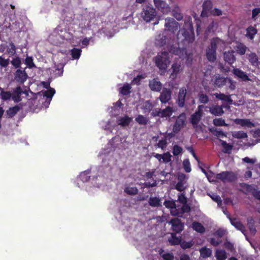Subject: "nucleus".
Wrapping results in <instances>:
<instances>
[{
  "label": "nucleus",
  "instance_id": "obj_34",
  "mask_svg": "<svg viewBox=\"0 0 260 260\" xmlns=\"http://www.w3.org/2000/svg\"><path fill=\"white\" fill-rule=\"evenodd\" d=\"M215 257L217 260H225L227 258L226 253L224 250H217Z\"/></svg>",
  "mask_w": 260,
  "mask_h": 260
},
{
  "label": "nucleus",
  "instance_id": "obj_44",
  "mask_svg": "<svg viewBox=\"0 0 260 260\" xmlns=\"http://www.w3.org/2000/svg\"><path fill=\"white\" fill-rule=\"evenodd\" d=\"M182 206L180 208L179 206L177 207L178 211L179 212V215L185 212H188L190 209L189 206L186 204H183Z\"/></svg>",
  "mask_w": 260,
  "mask_h": 260
},
{
  "label": "nucleus",
  "instance_id": "obj_33",
  "mask_svg": "<svg viewBox=\"0 0 260 260\" xmlns=\"http://www.w3.org/2000/svg\"><path fill=\"white\" fill-rule=\"evenodd\" d=\"M256 33L257 30L254 27L250 26L246 29V36L250 40H252Z\"/></svg>",
  "mask_w": 260,
  "mask_h": 260
},
{
  "label": "nucleus",
  "instance_id": "obj_27",
  "mask_svg": "<svg viewBox=\"0 0 260 260\" xmlns=\"http://www.w3.org/2000/svg\"><path fill=\"white\" fill-rule=\"evenodd\" d=\"M132 120V118L129 117L127 116L120 117L118 119L117 123L118 125H121L122 126H126L129 125Z\"/></svg>",
  "mask_w": 260,
  "mask_h": 260
},
{
  "label": "nucleus",
  "instance_id": "obj_45",
  "mask_svg": "<svg viewBox=\"0 0 260 260\" xmlns=\"http://www.w3.org/2000/svg\"><path fill=\"white\" fill-rule=\"evenodd\" d=\"M16 47L14 43H11L9 44V46L7 49V52L10 55H14L16 53Z\"/></svg>",
  "mask_w": 260,
  "mask_h": 260
},
{
  "label": "nucleus",
  "instance_id": "obj_32",
  "mask_svg": "<svg viewBox=\"0 0 260 260\" xmlns=\"http://www.w3.org/2000/svg\"><path fill=\"white\" fill-rule=\"evenodd\" d=\"M232 136L233 138L239 139L246 138L248 137L247 133L242 131L232 132Z\"/></svg>",
  "mask_w": 260,
  "mask_h": 260
},
{
  "label": "nucleus",
  "instance_id": "obj_57",
  "mask_svg": "<svg viewBox=\"0 0 260 260\" xmlns=\"http://www.w3.org/2000/svg\"><path fill=\"white\" fill-rule=\"evenodd\" d=\"M9 59H5L0 56V66L2 68H7L9 64Z\"/></svg>",
  "mask_w": 260,
  "mask_h": 260
},
{
  "label": "nucleus",
  "instance_id": "obj_64",
  "mask_svg": "<svg viewBox=\"0 0 260 260\" xmlns=\"http://www.w3.org/2000/svg\"><path fill=\"white\" fill-rule=\"evenodd\" d=\"M251 191L252 194L255 199L260 200V190H258L255 188H252L251 190Z\"/></svg>",
  "mask_w": 260,
  "mask_h": 260
},
{
  "label": "nucleus",
  "instance_id": "obj_16",
  "mask_svg": "<svg viewBox=\"0 0 260 260\" xmlns=\"http://www.w3.org/2000/svg\"><path fill=\"white\" fill-rule=\"evenodd\" d=\"M172 92L170 89L165 88L162 90L159 97L160 102L163 104L168 103L171 98Z\"/></svg>",
  "mask_w": 260,
  "mask_h": 260
},
{
  "label": "nucleus",
  "instance_id": "obj_42",
  "mask_svg": "<svg viewBox=\"0 0 260 260\" xmlns=\"http://www.w3.org/2000/svg\"><path fill=\"white\" fill-rule=\"evenodd\" d=\"M131 86L128 84H124L123 86L120 89V93L123 95H126L129 93Z\"/></svg>",
  "mask_w": 260,
  "mask_h": 260
},
{
  "label": "nucleus",
  "instance_id": "obj_50",
  "mask_svg": "<svg viewBox=\"0 0 260 260\" xmlns=\"http://www.w3.org/2000/svg\"><path fill=\"white\" fill-rule=\"evenodd\" d=\"M167 140L165 138H164L161 140H160L156 145L155 146H157L158 148H161L162 150H164L167 146Z\"/></svg>",
  "mask_w": 260,
  "mask_h": 260
},
{
  "label": "nucleus",
  "instance_id": "obj_55",
  "mask_svg": "<svg viewBox=\"0 0 260 260\" xmlns=\"http://www.w3.org/2000/svg\"><path fill=\"white\" fill-rule=\"evenodd\" d=\"M225 233L226 230H224L223 229H219L214 233V235L219 239L224 235Z\"/></svg>",
  "mask_w": 260,
  "mask_h": 260
},
{
  "label": "nucleus",
  "instance_id": "obj_58",
  "mask_svg": "<svg viewBox=\"0 0 260 260\" xmlns=\"http://www.w3.org/2000/svg\"><path fill=\"white\" fill-rule=\"evenodd\" d=\"M185 184L186 182L178 181L175 186V188L178 191H183L186 187L185 186Z\"/></svg>",
  "mask_w": 260,
  "mask_h": 260
},
{
  "label": "nucleus",
  "instance_id": "obj_43",
  "mask_svg": "<svg viewBox=\"0 0 260 260\" xmlns=\"http://www.w3.org/2000/svg\"><path fill=\"white\" fill-rule=\"evenodd\" d=\"M71 52V55L74 59H78L80 56L81 50L78 48H73Z\"/></svg>",
  "mask_w": 260,
  "mask_h": 260
},
{
  "label": "nucleus",
  "instance_id": "obj_12",
  "mask_svg": "<svg viewBox=\"0 0 260 260\" xmlns=\"http://www.w3.org/2000/svg\"><path fill=\"white\" fill-rule=\"evenodd\" d=\"M246 56L251 66L257 67L259 65V58L255 53L250 52V53H247Z\"/></svg>",
  "mask_w": 260,
  "mask_h": 260
},
{
  "label": "nucleus",
  "instance_id": "obj_10",
  "mask_svg": "<svg viewBox=\"0 0 260 260\" xmlns=\"http://www.w3.org/2000/svg\"><path fill=\"white\" fill-rule=\"evenodd\" d=\"M152 156L155 157L159 162L168 163L171 160L172 156L169 152L160 154L158 153H153Z\"/></svg>",
  "mask_w": 260,
  "mask_h": 260
},
{
  "label": "nucleus",
  "instance_id": "obj_21",
  "mask_svg": "<svg viewBox=\"0 0 260 260\" xmlns=\"http://www.w3.org/2000/svg\"><path fill=\"white\" fill-rule=\"evenodd\" d=\"M170 52L172 54L178 55L180 58H186L187 56L185 49L173 47L171 49Z\"/></svg>",
  "mask_w": 260,
  "mask_h": 260
},
{
  "label": "nucleus",
  "instance_id": "obj_38",
  "mask_svg": "<svg viewBox=\"0 0 260 260\" xmlns=\"http://www.w3.org/2000/svg\"><path fill=\"white\" fill-rule=\"evenodd\" d=\"M135 120L139 124L142 125L147 124L148 121V118L142 115H139Z\"/></svg>",
  "mask_w": 260,
  "mask_h": 260
},
{
  "label": "nucleus",
  "instance_id": "obj_6",
  "mask_svg": "<svg viewBox=\"0 0 260 260\" xmlns=\"http://www.w3.org/2000/svg\"><path fill=\"white\" fill-rule=\"evenodd\" d=\"M216 178L223 182H232L236 179V176L232 172L224 171L217 174Z\"/></svg>",
  "mask_w": 260,
  "mask_h": 260
},
{
  "label": "nucleus",
  "instance_id": "obj_13",
  "mask_svg": "<svg viewBox=\"0 0 260 260\" xmlns=\"http://www.w3.org/2000/svg\"><path fill=\"white\" fill-rule=\"evenodd\" d=\"M15 80L18 82L23 83L27 79L28 76L24 70L18 69L14 74Z\"/></svg>",
  "mask_w": 260,
  "mask_h": 260
},
{
  "label": "nucleus",
  "instance_id": "obj_51",
  "mask_svg": "<svg viewBox=\"0 0 260 260\" xmlns=\"http://www.w3.org/2000/svg\"><path fill=\"white\" fill-rule=\"evenodd\" d=\"M210 131L217 137H226V135L222 131L218 130L216 128L211 129Z\"/></svg>",
  "mask_w": 260,
  "mask_h": 260
},
{
  "label": "nucleus",
  "instance_id": "obj_48",
  "mask_svg": "<svg viewBox=\"0 0 260 260\" xmlns=\"http://www.w3.org/2000/svg\"><path fill=\"white\" fill-rule=\"evenodd\" d=\"M152 108V105L149 101H146L144 103L142 109L143 110L144 112L146 113L149 112Z\"/></svg>",
  "mask_w": 260,
  "mask_h": 260
},
{
  "label": "nucleus",
  "instance_id": "obj_59",
  "mask_svg": "<svg viewBox=\"0 0 260 260\" xmlns=\"http://www.w3.org/2000/svg\"><path fill=\"white\" fill-rule=\"evenodd\" d=\"M55 92V91L53 88H50L49 90L46 91L44 92V95L47 98L51 99Z\"/></svg>",
  "mask_w": 260,
  "mask_h": 260
},
{
  "label": "nucleus",
  "instance_id": "obj_20",
  "mask_svg": "<svg viewBox=\"0 0 260 260\" xmlns=\"http://www.w3.org/2000/svg\"><path fill=\"white\" fill-rule=\"evenodd\" d=\"M223 58L225 61L230 64H232L236 61L234 51L233 50L225 52L223 54Z\"/></svg>",
  "mask_w": 260,
  "mask_h": 260
},
{
  "label": "nucleus",
  "instance_id": "obj_36",
  "mask_svg": "<svg viewBox=\"0 0 260 260\" xmlns=\"http://www.w3.org/2000/svg\"><path fill=\"white\" fill-rule=\"evenodd\" d=\"M169 223L171 224L172 228H183L184 226L181 220L177 218L172 219Z\"/></svg>",
  "mask_w": 260,
  "mask_h": 260
},
{
  "label": "nucleus",
  "instance_id": "obj_28",
  "mask_svg": "<svg viewBox=\"0 0 260 260\" xmlns=\"http://www.w3.org/2000/svg\"><path fill=\"white\" fill-rule=\"evenodd\" d=\"M201 256L203 258L210 257L212 255V250L207 247H203L200 249Z\"/></svg>",
  "mask_w": 260,
  "mask_h": 260
},
{
  "label": "nucleus",
  "instance_id": "obj_52",
  "mask_svg": "<svg viewBox=\"0 0 260 260\" xmlns=\"http://www.w3.org/2000/svg\"><path fill=\"white\" fill-rule=\"evenodd\" d=\"M172 15L177 20H181L183 18V15L180 12L178 9L177 10H173L172 11Z\"/></svg>",
  "mask_w": 260,
  "mask_h": 260
},
{
  "label": "nucleus",
  "instance_id": "obj_3",
  "mask_svg": "<svg viewBox=\"0 0 260 260\" xmlns=\"http://www.w3.org/2000/svg\"><path fill=\"white\" fill-rule=\"evenodd\" d=\"M174 232L171 233V237L168 239V242L172 246L179 245L182 237L180 235L184 229H172Z\"/></svg>",
  "mask_w": 260,
  "mask_h": 260
},
{
  "label": "nucleus",
  "instance_id": "obj_7",
  "mask_svg": "<svg viewBox=\"0 0 260 260\" xmlns=\"http://www.w3.org/2000/svg\"><path fill=\"white\" fill-rule=\"evenodd\" d=\"M155 7L164 14H168L171 12L169 5L163 0H153Z\"/></svg>",
  "mask_w": 260,
  "mask_h": 260
},
{
  "label": "nucleus",
  "instance_id": "obj_26",
  "mask_svg": "<svg viewBox=\"0 0 260 260\" xmlns=\"http://www.w3.org/2000/svg\"><path fill=\"white\" fill-rule=\"evenodd\" d=\"M234 48L237 52L241 55L245 54L248 50V48L244 44L240 43H237Z\"/></svg>",
  "mask_w": 260,
  "mask_h": 260
},
{
  "label": "nucleus",
  "instance_id": "obj_31",
  "mask_svg": "<svg viewBox=\"0 0 260 260\" xmlns=\"http://www.w3.org/2000/svg\"><path fill=\"white\" fill-rule=\"evenodd\" d=\"M172 73L171 75V77L172 79L176 78L177 74L180 72L181 70V64L180 63H175L172 65Z\"/></svg>",
  "mask_w": 260,
  "mask_h": 260
},
{
  "label": "nucleus",
  "instance_id": "obj_53",
  "mask_svg": "<svg viewBox=\"0 0 260 260\" xmlns=\"http://www.w3.org/2000/svg\"><path fill=\"white\" fill-rule=\"evenodd\" d=\"M183 166L186 172L189 173L191 171V167L189 159H186L183 162Z\"/></svg>",
  "mask_w": 260,
  "mask_h": 260
},
{
  "label": "nucleus",
  "instance_id": "obj_62",
  "mask_svg": "<svg viewBox=\"0 0 260 260\" xmlns=\"http://www.w3.org/2000/svg\"><path fill=\"white\" fill-rule=\"evenodd\" d=\"M25 63L29 68L35 67V64L33 62V59L31 57H27L26 58Z\"/></svg>",
  "mask_w": 260,
  "mask_h": 260
},
{
  "label": "nucleus",
  "instance_id": "obj_47",
  "mask_svg": "<svg viewBox=\"0 0 260 260\" xmlns=\"http://www.w3.org/2000/svg\"><path fill=\"white\" fill-rule=\"evenodd\" d=\"M1 96L2 100L7 101L10 100L12 98V94L9 91H4L3 89L1 90Z\"/></svg>",
  "mask_w": 260,
  "mask_h": 260
},
{
  "label": "nucleus",
  "instance_id": "obj_2",
  "mask_svg": "<svg viewBox=\"0 0 260 260\" xmlns=\"http://www.w3.org/2000/svg\"><path fill=\"white\" fill-rule=\"evenodd\" d=\"M156 14V11L153 7L146 6L143 9L141 17L146 22H149L154 19Z\"/></svg>",
  "mask_w": 260,
  "mask_h": 260
},
{
  "label": "nucleus",
  "instance_id": "obj_24",
  "mask_svg": "<svg viewBox=\"0 0 260 260\" xmlns=\"http://www.w3.org/2000/svg\"><path fill=\"white\" fill-rule=\"evenodd\" d=\"M214 95L219 100L228 102L230 104H233V101L231 98V95H226L223 93H215Z\"/></svg>",
  "mask_w": 260,
  "mask_h": 260
},
{
  "label": "nucleus",
  "instance_id": "obj_23",
  "mask_svg": "<svg viewBox=\"0 0 260 260\" xmlns=\"http://www.w3.org/2000/svg\"><path fill=\"white\" fill-rule=\"evenodd\" d=\"M233 73L236 76L244 81L251 80L245 72H243L239 69H234L233 70Z\"/></svg>",
  "mask_w": 260,
  "mask_h": 260
},
{
  "label": "nucleus",
  "instance_id": "obj_19",
  "mask_svg": "<svg viewBox=\"0 0 260 260\" xmlns=\"http://www.w3.org/2000/svg\"><path fill=\"white\" fill-rule=\"evenodd\" d=\"M174 111V110L172 107L168 106L164 109H159L158 113L156 115H159V117L162 118L170 117Z\"/></svg>",
  "mask_w": 260,
  "mask_h": 260
},
{
  "label": "nucleus",
  "instance_id": "obj_29",
  "mask_svg": "<svg viewBox=\"0 0 260 260\" xmlns=\"http://www.w3.org/2000/svg\"><path fill=\"white\" fill-rule=\"evenodd\" d=\"M240 230L242 233L245 235L247 239L248 237L253 236L256 234V229H238Z\"/></svg>",
  "mask_w": 260,
  "mask_h": 260
},
{
  "label": "nucleus",
  "instance_id": "obj_18",
  "mask_svg": "<svg viewBox=\"0 0 260 260\" xmlns=\"http://www.w3.org/2000/svg\"><path fill=\"white\" fill-rule=\"evenodd\" d=\"M222 106L214 105L209 108V112L214 116H221L224 113ZM226 108V107H224Z\"/></svg>",
  "mask_w": 260,
  "mask_h": 260
},
{
  "label": "nucleus",
  "instance_id": "obj_8",
  "mask_svg": "<svg viewBox=\"0 0 260 260\" xmlns=\"http://www.w3.org/2000/svg\"><path fill=\"white\" fill-rule=\"evenodd\" d=\"M234 122L240 125L242 127L252 128L255 126L254 122L251 121L249 119L236 118L233 120Z\"/></svg>",
  "mask_w": 260,
  "mask_h": 260
},
{
  "label": "nucleus",
  "instance_id": "obj_56",
  "mask_svg": "<svg viewBox=\"0 0 260 260\" xmlns=\"http://www.w3.org/2000/svg\"><path fill=\"white\" fill-rule=\"evenodd\" d=\"M206 177L208 178L209 181L210 182H215L216 181V179H217L216 175H215L211 171L208 172V174H207Z\"/></svg>",
  "mask_w": 260,
  "mask_h": 260
},
{
  "label": "nucleus",
  "instance_id": "obj_4",
  "mask_svg": "<svg viewBox=\"0 0 260 260\" xmlns=\"http://www.w3.org/2000/svg\"><path fill=\"white\" fill-rule=\"evenodd\" d=\"M186 119V115L184 113H181L177 117L173 127L174 133H178L185 125Z\"/></svg>",
  "mask_w": 260,
  "mask_h": 260
},
{
  "label": "nucleus",
  "instance_id": "obj_25",
  "mask_svg": "<svg viewBox=\"0 0 260 260\" xmlns=\"http://www.w3.org/2000/svg\"><path fill=\"white\" fill-rule=\"evenodd\" d=\"M149 87L151 90L159 91L161 89V84L159 81L153 79L149 82Z\"/></svg>",
  "mask_w": 260,
  "mask_h": 260
},
{
  "label": "nucleus",
  "instance_id": "obj_41",
  "mask_svg": "<svg viewBox=\"0 0 260 260\" xmlns=\"http://www.w3.org/2000/svg\"><path fill=\"white\" fill-rule=\"evenodd\" d=\"M19 110V108L18 106H15L12 108H10L7 111V114L10 117H12L17 113Z\"/></svg>",
  "mask_w": 260,
  "mask_h": 260
},
{
  "label": "nucleus",
  "instance_id": "obj_35",
  "mask_svg": "<svg viewBox=\"0 0 260 260\" xmlns=\"http://www.w3.org/2000/svg\"><path fill=\"white\" fill-rule=\"evenodd\" d=\"M149 204L152 207H158L160 205V200L157 197H151L150 198L149 201Z\"/></svg>",
  "mask_w": 260,
  "mask_h": 260
},
{
  "label": "nucleus",
  "instance_id": "obj_1",
  "mask_svg": "<svg viewBox=\"0 0 260 260\" xmlns=\"http://www.w3.org/2000/svg\"><path fill=\"white\" fill-rule=\"evenodd\" d=\"M154 60L156 66L161 70H166L170 63L169 53L166 51H164L154 58Z\"/></svg>",
  "mask_w": 260,
  "mask_h": 260
},
{
  "label": "nucleus",
  "instance_id": "obj_39",
  "mask_svg": "<svg viewBox=\"0 0 260 260\" xmlns=\"http://www.w3.org/2000/svg\"><path fill=\"white\" fill-rule=\"evenodd\" d=\"M124 191L129 195H135L138 193V189L136 187H126L124 188Z\"/></svg>",
  "mask_w": 260,
  "mask_h": 260
},
{
  "label": "nucleus",
  "instance_id": "obj_22",
  "mask_svg": "<svg viewBox=\"0 0 260 260\" xmlns=\"http://www.w3.org/2000/svg\"><path fill=\"white\" fill-rule=\"evenodd\" d=\"M213 80L214 84L218 87H221L224 85L226 83L227 81H229V82H231V80L220 76L215 77Z\"/></svg>",
  "mask_w": 260,
  "mask_h": 260
},
{
  "label": "nucleus",
  "instance_id": "obj_5",
  "mask_svg": "<svg viewBox=\"0 0 260 260\" xmlns=\"http://www.w3.org/2000/svg\"><path fill=\"white\" fill-rule=\"evenodd\" d=\"M165 30L174 33L180 27L179 23L173 18L167 17L165 18Z\"/></svg>",
  "mask_w": 260,
  "mask_h": 260
},
{
  "label": "nucleus",
  "instance_id": "obj_61",
  "mask_svg": "<svg viewBox=\"0 0 260 260\" xmlns=\"http://www.w3.org/2000/svg\"><path fill=\"white\" fill-rule=\"evenodd\" d=\"M209 241L210 244L214 246H218L222 242L220 239H218L216 240L214 238H210Z\"/></svg>",
  "mask_w": 260,
  "mask_h": 260
},
{
  "label": "nucleus",
  "instance_id": "obj_15",
  "mask_svg": "<svg viewBox=\"0 0 260 260\" xmlns=\"http://www.w3.org/2000/svg\"><path fill=\"white\" fill-rule=\"evenodd\" d=\"M211 45L214 47L216 49L218 48L219 51H222L226 46V43L224 41L216 38L211 40Z\"/></svg>",
  "mask_w": 260,
  "mask_h": 260
},
{
  "label": "nucleus",
  "instance_id": "obj_30",
  "mask_svg": "<svg viewBox=\"0 0 260 260\" xmlns=\"http://www.w3.org/2000/svg\"><path fill=\"white\" fill-rule=\"evenodd\" d=\"M219 141L221 146L223 148V152L225 153L230 154L233 148V146L231 144L227 143L226 141L219 139Z\"/></svg>",
  "mask_w": 260,
  "mask_h": 260
},
{
  "label": "nucleus",
  "instance_id": "obj_46",
  "mask_svg": "<svg viewBox=\"0 0 260 260\" xmlns=\"http://www.w3.org/2000/svg\"><path fill=\"white\" fill-rule=\"evenodd\" d=\"M11 63L15 68H19L21 64L20 58L19 57L13 58L11 61Z\"/></svg>",
  "mask_w": 260,
  "mask_h": 260
},
{
  "label": "nucleus",
  "instance_id": "obj_49",
  "mask_svg": "<svg viewBox=\"0 0 260 260\" xmlns=\"http://www.w3.org/2000/svg\"><path fill=\"white\" fill-rule=\"evenodd\" d=\"M199 100L201 103L207 104L209 102V98L205 94L200 93L199 94Z\"/></svg>",
  "mask_w": 260,
  "mask_h": 260
},
{
  "label": "nucleus",
  "instance_id": "obj_14",
  "mask_svg": "<svg viewBox=\"0 0 260 260\" xmlns=\"http://www.w3.org/2000/svg\"><path fill=\"white\" fill-rule=\"evenodd\" d=\"M187 93L186 89L185 87H182L179 89L177 103L180 107H183L185 104V100Z\"/></svg>",
  "mask_w": 260,
  "mask_h": 260
},
{
  "label": "nucleus",
  "instance_id": "obj_17",
  "mask_svg": "<svg viewBox=\"0 0 260 260\" xmlns=\"http://www.w3.org/2000/svg\"><path fill=\"white\" fill-rule=\"evenodd\" d=\"M166 207L170 209L171 213L173 215L179 216V212L178 211L177 207L173 201H166L164 202Z\"/></svg>",
  "mask_w": 260,
  "mask_h": 260
},
{
  "label": "nucleus",
  "instance_id": "obj_9",
  "mask_svg": "<svg viewBox=\"0 0 260 260\" xmlns=\"http://www.w3.org/2000/svg\"><path fill=\"white\" fill-rule=\"evenodd\" d=\"M203 114L195 112L190 116V121L196 131H200L201 126L199 124Z\"/></svg>",
  "mask_w": 260,
  "mask_h": 260
},
{
  "label": "nucleus",
  "instance_id": "obj_60",
  "mask_svg": "<svg viewBox=\"0 0 260 260\" xmlns=\"http://www.w3.org/2000/svg\"><path fill=\"white\" fill-rule=\"evenodd\" d=\"M212 8V3L210 1H206L203 4V9L204 11H208Z\"/></svg>",
  "mask_w": 260,
  "mask_h": 260
},
{
  "label": "nucleus",
  "instance_id": "obj_40",
  "mask_svg": "<svg viewBox=\"0 0 260 260\" xmlns=\"http://www.w3.org/2000/svg\"><path fill=\"white\" fill-rule=\"evenodd\" d=\"M194 244V242L192 241H185L181 240L179 245H180L181 247L183 249H186L187 248H191Z\"/></svg>",
  "mask_w": 260,
  "mask_h": 260
},
{
  "label": "nucleus",
  "instance_id": "obj_11",
  "mask_svg": "<svg viewBox=\"0 0 260 260\" xmlns=\"http://www.w3.org/2000/svg\"><path fill=\"white\" fill-rule=\"evenodd\" d=\"M216 49L211 45L206 49V57L210 62H214L216 59Z\"/></svg>",
  "mask_w": 260,
  "mask_h": 260
},
{
  "label": "nucleus",
  "instance_id": "obj_63",
  "mask_svg": "<svg viewBox=\"0 0 260 260\" xmlns=\"http://www.w3.org/2000/svg\"><path fill=\"white\" fill-rule=\"evenodd\" d=\"M161 257L163 258L164 260H173L174 259V255L172 253H164L161 255Z\"/></svg>",
  "mask_w": 260,
  "mask_h": 260
},
{
  "label": "nucleus",
  "instance_id": "obj_54",
  "mask_svg": "<svg viewBox=\"0 0 260 260\" xmlns=\"http://www.w3.org/2000/svg\"><path fill=\"white\" fill-rule=\"evenodd\" d=\"M231 224L232 225L235 226V228H241L242 226V224L241 222L239 220V219L236 218H229Z\"/></svg>",
  "mask_w": 260,
  "mask_h": 260
},
{
  "label": "nucleus",
  "instance_id": "obj_37",
  "mask_svg": "<svg viewBox=\"0 0 260 260\" xmlns=\"http://www.w3.org/2000/svg\"><path fill=\"white\" fill-rule=\"evenodd\" d=\"M213 123L215 126H222L228 125V124L225 123V120L221 118H215L213 119Z\"/></svg>",
  "mask_w": 260,
  "mask_h": 260
}]
</instances>
